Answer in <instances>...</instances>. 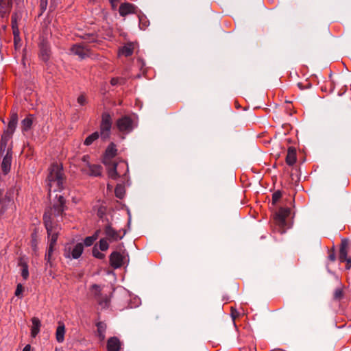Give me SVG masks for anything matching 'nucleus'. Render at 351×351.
<instances>
[{"mask_svg":"<svg viewBox=\"0 0 351 351\" xmlns=\"http://www.w3.org/2000/svg\"><path fill=\"white\" fill-rule=\"evenodd\" d=\"M99 136V134L98 132H95L92 134L89 135L84 141L85 145H90L95 140H97Z\"/></svg>","mask_w":351,"mask_h":351,"instance_id":"obj_29","label":"nucleus"},{"mask_svg":"<svg viewBox=\"0 0 351 351\" xmlns=\"http://www.w3.org/2000/svg\"><path fill=\"white\" fill-rule=\"evenodd\" d=\"M282 197V193L280 191L274 192L272 195V202L275 204Z\"/></svg>","mask_w":351,"mask_h":351,"instance_id":"obj_36","label":"nucleus"},{"mask_svg":"<svg viewBox=\"0 0 351 351\" xmlns=\"http://www.w3.org/2000/svg\"><path fill=\"white\" fill-rule=\"evenodd\" d=\"M290 212V208L280 207L278 212L276 213L275 221L280 228H284L286 226V219L289 215Z\"/></svg>","mask_w":351,"mask_h":351,"instance_id":"obj_8","label":"nucleus"},{"mask_svg":"<svg viewBox=\"0 0 351 351\" xmlns=\"http://www.w3.org/2000/svg\"><path fill=\"white\" fill-rule=\"evenodd\" d=\"M22 18V13L21 12H14L11 17V25L13 31V34L17 36L19 29L18 21H21Z\"/></svg>","mask_w":351,"mask_h":351,"instance_id":"obj_18","label":"nucleus"},{"mask_svg":"<svg viewBox=\"0 0 351 351\" xmlns=\"http://www.w3.org/2000/svg\"><path fill=\"white\" fill-rule=\"evenodd\" d=\"M123 256L118 252H113L110 256V263L114 269L119 268L123 265Z\"/></svg>","mask_w":351,"mask_h":351,"instance_id":"obj_12","label":"nucleus"},{"mask_svg":"<svg viewBox=\"0 0 351 351\" xmlns=\"http://www.w3.org/2000/svg\"><path fill=\"white\" fill-rule=\"evenodd\" d=\"M13 35H14V43L15 47L16 49L21 45V38H20V36H19V30H18L17 36H15V34H13Z\"/></svg>","mask_w":351,"mask_h":351,"instance_id":"obj_39","label":"nucleus"},{"mask_svg":"<svg viewBox=\"0 0 351 351\" xmlns=\"http://www.w3.org/2000/svg\"><path fill=\"white\" fill-rule=\"evenodd\" d=\"M77 103L81 106H84L86 104V99L84 95H81L77 98Z\"/></svg>","mask_w":351,"mask_h":351,"instance_id":"obj_40","label":"nucleus"},{"mask_svg":"<svg viewBox=\"0 0 351 351\" xmlns=\"http://www.w3.org/2000/svg\"><path fill=\"white\" fill-rule=\"evenodd\" d=\"M84 245L82 243H77L71 252V256L74 259L78 258L83 252Z\"/></svg>","mask_w":351,"mask_h":351,"instance_id":"obj_26","label":"nucleus"},{"mask_svg":"<svg viewBox=\"0 0 351 351\" xmlns=\"http://www.w3.org/2000/svg\"><path fill=\"white\" fill-rule=\"evenodd\" d=\"M296 162V149L293 147H289L288 149L286 162L288 165H293Z\"/></svg>","mask_w":351,"mask_h":351,"instance_id":"obj_23","label":"nucleus"},{"mask_svg":"<svg viewBox=\"0 0 351 351\" xmlns=\"http://www.w3.org/2000/svg\"><path fill=\"white\" fill-rule=\"evenodd\" d=\"M311 86V84L310 83H307L306 86H304V87H305V88H310Z\"/></svg>","mask_w":351,"mask_h":351,"instance_id":"obj_52","label":"nucleus"},{"mask_svg":"<svg viewBox=\"0 0 351 351\" xmlns=\"http://www.w3.org/2000/svg\"><path fill=\"white\" fill-rule=\"evenodd\" d=\"M54 251V247H48L47 251L45 256V259L46 261L45 267L46 269L53 267V261L54 260V258L53 256V253Z\"/></svg>","mask_w":351,"mask_h":351,"instance_id":"obj_24","label":"nucleus"},{"mask_svg":"<svg viewBox=\"0 0 351 351\" xmlns=\"http://www.w3.org/2000/svg\"><path fill=\"white\" fill-rule=\"evenodd\" d=\"M231 316H232L233 322H234L236 318L239 316V313L236 309L231 308Z\"/></svg>","mask_w":351,"mask_h":351,"instance_id":"obj_43","label":"nucleus"},{"mask_svg":"<svg viewBox=\"0 0 351 351\" xmlns=\"http://www.w3.org/2000/svg\"><path fill=\"white\" fill-rule=\"evenodd\" d=\"M34 116L32 114L27 115L21 121V130L23 134L29 131L33 124Z\"/></svg>","mask_w":351,"mask_h":351,"instance_id":"obj_20","label":"nucleus"},{"mask_svg":"<svg viewBox=\"0 0 351 351\" xmlns=\"http://www.w3.org/2000/svg\"><path fill=\"white\" fill-rule=\"evenodd\" d=\"M18 123V114L16 112H12L6 130H5L3 136L11 138L14 134Z\"/></svg>","mask_w":351,"mask_h":351,"instance_id":"obj_5","label":"nucleus"},{"mask_svg":"<svg viewBox=\"0 0 351 351\" xmlns=\"http://www.w3.org/2000/svg\"><path fill=\"white\" fill-rule=\"evenodd\" d=\"M12 158V150L8 149L3 156L1 166V170L5 175L7 174L10 170Z\"/></svg>","mask_w":351,"mask_h":351,"instance_id":"obj_10","label":"nucleus"},{"mask_svg":"<svg viewBox=\"0 0 351 351\" xmlns=\"http://www.w3.org/2000/svg\"><path fill=\"white\" fill-rule=\"evenodd\" d=\"M114 193L117 197L119 199H122L124 197L125 194V188L121 184H117Z\"/></svg>","mask_w":351,"mask_h":351,"instance_id":"obj_30","label":"nucleus"},{"mask_svg":"<svg viewBox=\"0 0 351 351\" xmlns=\"http://www.w3.org/2000/svg\"><path fill=\"white\" fill-rule=\"evenodd\" d=\"M100 232H101V230H97L92 237L93 238L95 237V240H97L98 237H99V234H100Z\"/></svg>","mask_w":351,"mask_h":351,"instance_id":"obj_46","label":"nucleus"},{"mask_svg":"<svg viewBox=\"0 0 351 351\" xmlns=\"http://www.w3.org/2000/svg\"><path fill=\"white\" fill-rule=\"evenodd\" d=\"M88 156H83V158H82V160H83L84 162H86V163H87V165H88V164H89V163L88 162Z\"/></svg>","mask_w":351,"mask_h":351,"instance_id":"obj_49","label":"nucleus"},{"mask_svg":"<svg viewBox=\"0 0 351 351\" xmlns=\"http://www.w3.org/2000/svg\"><path fill=\"white\" fill-rule=\"evenodd\" d=\"M112 9L115 10L117 7L116 2H113V4H111Z\"/></svg>","mask_w":351,"mask_h":351,"instance_id":"obj_51","label":"nucleus"},{"mask_svg":"<svg viewBox=\"0 0 351 351\" xmlns=\"http://www.w3.org/2000/svg\"><path fill=\"white\" fill-rule=\"evenodd\" d=\"M64 179L62 167L56 163L51 165L47 176L49 192L51 191H57L63 189Z\"/></svg>","mask_w":351,"mask_h":351,"instance_id":"obj_2","label":"nucleus"},{"mask_svg":"<svg viewBox=\"0 0 351 351\" xmlns=\"http://www.w3.org/2000/svg\"><path fill=\"white\" fill-rule=\"evenodd\" d=\"M118 165L119 163L117 162H111L110 165H105L107 167L108 176L113 180H117L120 176L117 171Z\"/></svg>","mask_w":351,"mask_h":351,"instance_id":"obj_17","label":"nucleus"},{"mask_svg":"<svg viewBox=\"0 0 351 351\" xmlns=\"http://www.w3.org/2000/svg\"><path fill=\"white\" fill-rule=\"evenodd\" d=\"M47 6V0H40V7L41 12H43Z\"/></svg>","mask_w":351,"mask_h":351,"instance_id":"obj_42","label":"nucleus"},{"mask_svg":"<svg viewBox=\"0 0 351 351\" xmlns=\"http://www.w3.org/2000/svg\"><path fill=\"white\" fill-rule=\"evenodd\" d=\"M31 350V346L29 344H27L25 346L23 351H30Z\"/></svg>","mask_w":351,"mask_h":351,"instance_id":"obj_47","label":"nucleus"},{"mask_svg":"<svg viewBox=\"0 0 351 351\" xmlns=\"http://www.w3.org/2000/svg\"><path fill=\"white\" fill-rule=\"evenodd\" d=\"M10 139V138L1 136L0 147V153L1 155H3L5 153L6 154L7 151L9 149H7V144Z\"/></svg>","mask_w":351,"mask_h":351,"instance_id":"obj_28","label":"nucleus"},{"mask_svg":"<svg viewBox=\"0 0 351 351\" xmlns=\"http://www.w3.org/2000/svg\"><path fill=\"white\" fill-rule=\"evenodd\" d=\"M133 49L132 43H128L121 49L120 52L125 56L128 57L132 54Z\"/></svg>","mask_w":351,"mask_h":351,"instance_id":"obj_27","label":"nucleus"},{"mask_svg":"<svg viewBox=\"0 0 351 351\" xmlns=\"http://www.w3.org/2000/svg\"><path fill=\"white\" fill-rule=\"evenodd\" d=\"M40 56L43 61H47L50 57V46L49 43L43 40L40 43Z\"/></svg>","mask_w":351,"mask_h":351,"instance_id":"obj_11","label":"nucleus"},{"mask_svg":"<svg viewBox=\"0 0 351 351\" xmlns=\"http://www.w3.org/2000/svg\"><path fill=\"white\" fill-rule=\"evenodd\" d=\"M343 293L341 289H337L335 291L333 298L335 300H340L343 298Z\"/></svg>","mask_w":351,"mask_h":351,"instance_id":"obj_35","label":"nucleus"},{"mask_svg":"<svg viewBox=\"0 0 351 351\" xmlns=\"http://www.w3.org/2000/svg\"><path fill=\"white\" fill-rule=\"evenodd\" d=\"M111 186L110 185V184H108V189H111Z\"/></svg>","mask_w":351,"mask_h":351,"instance_id":"obj_53","label":"nucleus"},{"mask_svg":"<svg viewBox=\"0 0 351 351\" xmlns=\"http://www.w3.org/2000/svg\"><path fill=\"white\" fill-rule=\"evenodd\" d=\"M125 83V80L123 79V78H119V77H113L111 80H110V84L112 85V86H115L118 84H123Z\"/></svg>","mask_w":351,"mask_h":351,"instance_id":"obj_37","label":"nucleus"},{"mask_svg":"<svg viewBox=\"0 0 351 351\" xmlns=\"http://www.w3.org/2000/svg\"><path fill=\"white\" fill-rule=\"evenodd\" d=\"M117 153V149H116L115 145L113 143H111L108 146L103 157L102 162L104 165H110L111 162H114L112 159L115 157Z\"/></svg>","mask_w":351,"mask_h":351,"instance_id":"obj_9","label":"nucleus"},{"mask_svg":"<svg viewBox=\"0 0 351 351\" xmlns=\"http://www.w3.org/2000/svg\"><path fill=\"white\" fill-rule=\"evenodd\" d=\"M98 337L101 341H104L105 339V333L98 334Z\"/></svg>","mask_w":351,"mask_h":351,"instance_id":"obj_48","label":"nucleus"},{"mask_svg":"<svg viewBox=\"0 0 351 351\" xmlns=\"http://www.w3.org/2000/svg\"><path fill=\"white\" fill-rule=\"evenodd\" d=\"M136 6L130 3H123L120 5L119 12L121 16H125L135 12Z\"/></svg>","mask_w":351,"mask_h":351,"instance_id":"obj_14","label":"nucleus"},{"mask_svg":"<svg viewBox=\"0 0 351 351\" xmlns=\"http://www.w3.org/2000/svg\"><path fill=\"white\" fill-rule=\"evenodd\" d=\"M93 255L99 259H103L105 257V255L99 251L97 245H95L93 248Z\"/></svg>","mask_w":351,"mask_h":351,"instance_id":"obj_32","label":"nucleus"},{"mask_svg":"<svg viewBox=\"0 0 351 351\" xmlns=\"http://www.w3.org/2000/svg\"><path fill=\"white\" fill-rule=\"evenodd\" d=\"M65 326L63 323L59 322L56 332V338L58 342L62 343L64 340Z\"/></svg>","mask_w":351,"mask_h":351,"instance_id":"obj_25","label":"nucleus"},{"mask_svg":"<svg viewBox=\"0 0 351 351\" xmlns=\"http://www.w3.org/2000/svg\"><path fill=\"white\" fill-rule=\"evenodd\" d=\"M121 346V341L117 337H110L107 341L108 351H119Z\"/></svg>","mask_w":351,"mask_h":351,"instance_id":"obj_16","label":"nucleus"},{"mask_svg":"<svg viewBox=\"0 0 351 351\" xmlns=\"http://www.w3.org/2000/svg\"><path fill=\"white\" fill-rule=\"evenodd\" d=\"M108 243L106 241V239L103 238V239H101L100 241H99V249L101 250V251H106L108 249Z\"/></svg>","mask_w":351,"mask_h":351,"instance_id":"obj_34","label":"nucleus"},{"mask_svg":"<svg viewBox=\"0 0 351 351\" xmlns=\"http://www.w3.org/2000/svg\"><path fill=\"white\" fill-rule=\"evenodd\" d=\"M105 234L110 241H117L121 239L123 237L119 236V232L114 230L110 225H107L105 228Z\"/></svg>","mask_w":351,"mask_h":351,"instance_id":"obj_19","label":"nucleus"},{"mask_svg":"<svg viewBox=\"0 0 351 351\" xmlns=\"http://www.w3.org/2000/svg\"><path fill=\"white\" fill-rule=\"evenodd\" d=\"M344 262H346V269H349L351 267V258H346V260H344Z\"/></svg>","mask_w":351,"mask_h":351,"instance_id":"obj_44","label":"nucleus"},{"mask_svg":"<svg viewBox=\"0 0 351 351\" xmlns=\"http://www.w3.org/2000/svg\"><path fill=\"white\" fill-rule=\"evenodd\" d=\"M20 265L22 266L21 276L26 280L29 276L28 266L27 263L21 261Z\"/></svg>","mask_w":351,"mask_h":351,"instance_id":"obj_31","label":"nucleus"},{"mask_svg":"<svg viewBox=\"0 0 351 351\" xmlns=\"http://www.w3.org/2000/svg\"><path fill=\"white\" fill-rule=\"evenodd\" d=\"M349 248V241L348 239H343L341 240L340 249H339V258L340 261L344 262V260H346L348 257V252Z\"/></svg>","mask_w":351,"mask_h":351,"instance_id":"obj_15","label":"nucleus"},{"mask_svg":"<svg viewBox=\"0 0 351 351\" xmlns=\"http://www.w3.org/2000/svg\"><path fill=\"white\" fill-rule=\"evenodd\" d=\"M298 86H299V88H300V89H302V90H303V89H304V88H305V87H304V86H303V85H302L301 83H298Z\"/></svg>","mask_w":351,"mask_h":351,"instance_id":"obj_50","label":"nucleus"},{"mask_svg":"<svg viewBox=\"0 0 351 351\" xmlns=\"http://www.w3.org/2000/svg\"><path fill=\"white\" fill-rule=\"evenodd\" d=\"M96 326L97 328V333L98 334L105 333L106 330V325L105 323H104L102 322H99L96 324Z\"/></svg>","mask_w":351,"mask_h":351,"instance_id":"obj_33","label":"nucleus"},{"mask_svg":"<svg viewBox=\"0 0 351 351\" xmlns=\"http://www.w3.org/2000/svg\"><path fill=\"white\" fill-rule=\"evenodd\" d=\"M117 126L121 132H130L133 130V121L128 116L119 119Z\"/></svg>","mask_w":351,"mask_h":351,"instance_id":"obj_7","label":"nucleus"},{"mask_svg":"<svg viewBox=\"0 0 351 351\" xmlns=\"http://www.w3.org/2000/svg\"><path fill=\"white\" fill-rule=\"evenodd\" d=\"M328 258L331 261H335V259H336V256L335 254V253H331L330 254H329L328 256Z\"/></svg>","mask_w":351,"mask_h":351,"instance_id":"obj_45","label":"nucleus"},{"mask_svg":"<svg viewBox=\"0 0 351 351\" xmlns=\"http://www.w3.org/2000/svg\"><path fill=\"white\" fill-rule=\"evenodd\" d=\"M88 172L86 170L83 171L91 176H100L101 175L102 167L99 165L88 164Z\"/></svg>","mask_w":351,"mask_h":351,"instance_id":"obj_21","label":"nucleus"},{"mask_svg":"<svg viewBox=\"0 0 351 351\" xmlns=\"http://www.w3.org/2000/svg\"><path fill=\"white\" fill-rule=\"evenodd\" d=\"M12 6V0H0V18L8 16Z\"/></svg>","mask_w":351,"mask_h":351,"instance_id":"obj_13","label":"nucleus"},{"mask_svg":"<svg viewBox=\"0 0 351 351\" xmlns=\"http://www.w3.org/2000/svg\"><path fill=\"white\" fill-rule=\"evenodd\" d=\"M66 201L62 195H56L51 207L47 208L43 215V221L49 238V246L54 247L58 239L59 223L62 221L64 210L66 209Z\"/></svg>","mask_w":351,"mask_h":351,"instance_id":"obj_1","label":"nucleus"},{"mask_svg":"<svg viewBox=\"0 0 351 351\" xmlns=\"http://www.w3.org/2000/svg\"><path fill=\"white\" fill-rule=\"evenodd\" d=\"M95 241V237L93 238L92 236L87 237L85 238V239L84 241V243L86 246H90L93 244Z\"/></svg>","mask_w":351,"mask_h":351,"instance_id":"obj_38","label":"nucleus"},{"mask_svg":"<svg viewBox=\"0 0 351 351\" xmlns=\"http://www.w3.org/2000/svg\"><path fill=\"white\" fill-rule=\"evenodd\" d=\"M23 291V287L21 284H19L17 285L16 289L15 291V295L17 297H19L21 293Z\"/></svg>","mask_w":351,"mask_h":351,"instance_id":"obj_41","label":"nucleus"},{"mask_svg":"<svg viewBox=\"0 0 351 351\" xmlns=\"http://www.w3.org/2000/svg\"><path fill=\"white\" fill-rule=\"evenodd\" d=\"M70 50L73 54L77 56L80 60L85 59L90 55V49L86 46L81 44L73 45Z\"/></svg>","mask_w":351,"mask_h":351,"instance_id":"obj_6","label":"nucleus"},{"mask_svg":"<svg viewBox=\"0 0 351 351\" xmlns=\"http://www.w3.org/2000/svg\"><path fill=\"white\" fill-rule=\"evenodd\" d=\"M32 326L31 328V336L34 338L40 332L41 322L40 319L36 317L32 318Z\"/></svg>","mask_w":351,"mask_h":351,"instance_id":"obj_22","label":"nucleus"},{"mask_svg":"<svg viewBox=\"0 0 351 351\" xmlns=\"http://www.w3.org/2000/svg\"><path fill=\"white\" fill-rule=\"evenodd\" d=\"M112 127L111 117L108 113L102 114V119L100 125L101 138L106 141L110 137Z\"/></svg>","mask_w":351,"mask_h":351,"instance_id":"obj_4","label":"nucleus"},{"mask_svg":"<svg viewBox=\"0 0 351 351\" xmlns=\"http://www.w3.org/2000/svg\"><path fill=\"white\" fill-rule=\"evenodd\" d=\"M90 291L94 299L97 301L101 309H106L110 304V298L108 293L102 291L99 285L94 284L91 286Z\"/></svg>","mask_w":351,"mask_h":351,"instance_id":"obj_3","label":"nucleus"}]
</instances>
